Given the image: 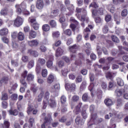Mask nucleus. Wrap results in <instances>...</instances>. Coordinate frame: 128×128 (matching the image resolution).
<instances>
[{
  "label": "nucleus",
  "instance_id": "e433bc0d",
  "mask_svg": "<svg viewBox=\"0 0 128 128\" xmlns=\"http://www.w3.org/2000/svg\"><path fill=\"white\" fill-rule=\"evenodd\" d=\"M95 85L94 83L92 82L90 84L88 87V89L90 90L91 92L93 90Z\"/></svg>",
  "mask_w": 128,
  "mask_h": 128
},
{
  "label": "nucleus",
  "instance_id": "20e7f679",
  "mask_svg": "<svg viewBox=\"0 0 128 128\" xmlns=\"http://www.w3.org/2000/svg\"><path fill=\"white\" fill-rule=\"evenodd\" d=\"M76 85L74 83H67L65 86V88L67 90L73 91L76 88Z\"/></svg>",
  "mask_w": 128,
  "mask_h": 128
},
{
  "label": "nucleus",
  "instance_id": "5fc2aeb1",
  "mask_svg": "<svg viewBox=\"0 0 128 128\" xmlns=\"http://www.w3.org/2000/svg\"><path fill=\"white\" fill-rule=\"evenodd\" d=\"M108 10L110 12L113 13L115 11V9L114 6H112L111 5H110L109 6Z\"/></svg>",
  "mask_w": 128,
  "mask_h": 128
},
{
  "label": "nucleus",
  "instance_id": "a18cd8bd",
  "mask_svg": "<svg viewBox=\"0 0 128 128\" xmlns=\"http://www.w3.org/2000/svg\"><path fill=\"white\" fill-rule=\"evenodd\" d=\"M38 42L37 40H32V46H36L38 45Z\"/></svg>",
  "mask_w": 128,
  "mask_h": 128
},
{
  "label": "nucleus",
  "instance_id": "774afa93",
  "mask_svg": "<svg viewBox=\"0 0 128 128\" xmlns=\"http://www.w3.org/2000/svg\"><path fill=\"white\" fill-rule=\"evenodd\" d=\"M124 92H127L128 90V85L125 84L124 86V88H123Z\"/></svg>",
  "mask_w": 128,
  "mask_h": 128
},
{
  "label": "nucleus",
  "instance_id": "bf43d9fd",
  "mask_svg": "<svg viewBox=\"0 0 128 128\" xmlns=\"http://www.w3.org/2000/svg\"><path fill=\"white\" fill-rule=\"evenodd\" d=\"M50 25L53 27H55L56 25L55 21L54 20H52L50 22Z\"/></svg>",
  "mask_w": 128,
  "mask_h": 128
},
{
  "label": "nucleus",
  "instance_id": "7c9ffc66",
  "mask_svg": "<svg viewBox=\"0 0 128 128\" xmlns=\"http://www.w3.org/2000/svg\"><path fill=\"white\" fill-rule=\"evenodd\" d=\"M74 6L72 5L70 6V7H69L68 8V9L69 10L70 12L68 13V15H71L73 12L74 10Z\"/></svg>",
  "mask_w": 128,
  "mask_h": 128
},
{
  "label": "nucleus",
  "instance_id": "8fccbe9b",
  "mask_svg": "<svg viewBox=\"0 0 128 128\" xmlns=\"http://www.w3.org/2000/svg\"><path fill=\"white\" fill-rule=\"evenodd\" d=\"M24 97L26 98H31V96L30 94V91L29 90H27L26 94L24 96Z\"/></svg>",
  "mask_w": 128,
  "mask_h": 128
},
{
  "label": "nucleus",
  "instance_id": "c756f323",
  "mask_svg": "<svg viewBox=\"0 0 128 128\" xmlns=\"http://www.w3.org/2000/svg\"><path fill=\"white\" fill-rule=\"evenodd\" d=\"M11 62V64L17 67L18 66V60H12Z\"/></svg>",
  "mask_w": 128,
  "mask_h": 128
},
{
  "label": "nucleus",
  "instance_id": "2eb2a0df",
  "mask_svg": "<svg viewBox=\"0 0 128 128\" xmlns=\"http://www.w3.org/2000/svg\"><path fill=\"white\" fill-rule=\"evenodd\" d=\"M44 92L43 91H42L38 97L36 98L35 100L37 102H40L42 100V99L44 96Z\"/></svg>",
  "mask_w": 128,
  "mask_h": 128
},
{
  "label": "nucleus",
  "instance_id": "052dcab7",
  "mask_svg": "<svg viewBox=\"0 0 128 128\" xmlns=\"http://www.w3.org/2000/svg\"><path fill=\"white\" fill-rule=\"evenodd\" d=\"M64 32L65 34L68 36L72 34L71 30L69 29L67 30L64 31Z\"/></svg>",
  "mask_w": 128,
  "mask_h": 128
},
{
  "label": "nucleus",
  "instance_id": "0e129e2a",
  "mask_svg": "<svg viewBox=\"0 0 128 128\" xmlns=\"http://www.w3.org/2000/svg\"><path fill=\"white\" fill-rule=\"evenodd\" d=\"M94 18L95 19V21L96 22L99 23L101 22V19L100 17H98L97 18L95 17V18Z\"/></svg>",
  "mask_w": 128,
  "mask_h": 128
},
{
  "label": "nucleus",
  "instance_id": "3c124183",
  "mask_svg": "<svg viewBox=\"0 0 128 128\" xmlns=\"http://www.w3.org/2000/svg\"><path fill=\"white\" fill-rule=\"evenodd\" d=\"M82 80V77L81 76L79 75L76 78V82H81Z\"/></svg>",
  "mask_w": 128,
  "mask_h": 128
},
{
  "label": "nucleus",
  "instance_id": "49530a36",
  "mask_svg": "<svg viewBox=\"0 0 128 128\" xmlns=\"http://www.w3.org/2000/svg\"><path fill=\"white\" fill-rule=\"evenodd\" d=\"M112 38L113 41L116 42H118L119 40L118 38L116 36H112Z\"/></svg>",
  "mask_w": 128,
  "mask_h": 128
},
{
  "label": "nucleus",
  "instance_id": "aec40b11",
  "mask_svg": "<svg viewBox=\"0 0 128 128\" xmlns=\"http://www.w3.org/2000/svg\"><path fill=\"white\" fill-rule=\"evenodd\" d=\"M8 80L9 78L8 76H4L0 80V83L2 84L3 83H4L5 84H6L8 82Z\"/></svg>",
  "mask_w": 128,
  "mask_h": 128
},
{
  "label": "nucleus",
  "instance_id": "ea45409f",
  "mask_svg": "<svg viewBox=\"0 0 128 128\" xmlns=\"http://www.w3.org/2000/svg\"><path fill=\"white\" fill-rule=\"evenodd\" d=\"M106 76L108 79H111L112 77V73L110 72H108L106 74Z\"/></svg>",
  "mask_w": 128,
  "mask_h": 128
},
{
  "label": "nucleus",
  "instance_id": "f3484780",
  "mask_svg": "<svg viewBox=\"0 0 128 128\" xmlns=\"http://www.w3.org/2000/svg\"><path fill=\"white\" fill-rule=\"evenodd\" d=\"M82 104L81 103H79L78 104L76 107L74 111L76 114H78V112L80 111V108Z\"/></svg>",
  "mask_w": 128,
  "mask_h": 128
},
{
  "label": "nucleus",
  "instance_id": "6e6d98bb",
  "mask_svg": "<svg viewBox=\"0 0 128 128\" xmlns=\"http://www.w3.org/2000/svg\"><path fill=\"white\" fill-rule=\"evenodd\" d=\"M79 99V97L78 96L74 95L72 98V100L74 102H77Z\"/></svg>",
  "mask_w": 128,
  "mask_h": 128
},
{
  "label": "nucleus",
  "instance_id": "37998d69",
  "mask_svg": "<svg viewBox=\"0 0 128 128\" xmlns=\"http://www.w3.org/2000/svg\"><path fill=\"white\" fill-rule=\"evenodd\" d=\"M4 125L6 128H8L10 126V122L8 121H4Z\"/></svg>",
  "mask_w": 128,
  "mask_h": 128
},
{
  "label": "nucleus",
  "instance_id": "f03ea898",
  "mask_svg": "<svg viewBox=\"0 0 128 128\" xmlns=\"http://www.w3.org/2000/svg\"><path fill=\"white\" fill-rule=\"evenodd\" d=\"M78 48V46L76 44H74L73 46L69 47V50L71 52L70 53V56L71 60H73V58L75 57L76 56L75 54L72 53H74L76 52V50Z\"/></svg>",
  "mask_w": 128,
  "mask_h": 128
},
{
  "label": "nucleus",
  "instance_id": "58836bf2",
  "mask_svg": "<svg viewBox=\"0 0 128 128\" xmlns=\"http://www.w3.org/2000/svg\"><path fill=\"white\" fill-rule=\"evenodd\" d=\"M22 60L24 62H27L28 61V58L27 56H23L22 58Z\"/></svg>",
  "mask_w": 128,
  "mask_h": 128
},
{
  "label": "nucleus",
  "instance_id": "69168bd1",
  "mask_svg": "<svg viewBox=\"0 0 128 128\" xmlns=\"http://www.w3.org/2000/svg\"><path fill=\"white\" fill-rule=\"evenodd\" d=\"M28 73V72L26 71H24L22 74V77L24 79L26 78V76H27V74Z\"/></svg>",
  "mask_w": 128,
  "mask_h": 128
},
{
  "label": "nucleus",
  "instance_id": "680f3d73",
  "mask_svg": "<svg viewBox=\"0 0 128 128\" xmlns=\"http://www.w3.org/2000/svg\"><path fill=\"white\" fill-rule=\"evenodd\" d=\"M90 81L92 82L94 80V75L91 73L90 74Z\"/></svg>",
  "mask_w": 128,
  "mask_h": 128
},
{
  "label": "nucleus",
  "instance_id": "4c0bfd02",
  "mask_svg": "<svg viewBox=\"0 0 128 128\" xmlns=\"http://www.w3.org/2000/svg\"><path fill=\"white\" fill-rule=\"evenodd\" d=\"M105 19L106 22H108L110 21L112 19L111 16L109 14L105 16Z\"/></svg>",
  "mask_w": 128,
  "mask_h": 128
},
{
  "label": "nucleus",
  "instance_id": "b1692460",
  "mask_svg": "<svg viewBox=\"0 0 128 128\" xmlns=\"http://www.w3.org/2000/svg\"><path fill=\"white\" fill-rule=\"evenodd\" d=\"M20 82L21 84V86H22L24 87V88H26L27 84L24 79H21Z\"/></svg>",
  "mask_w": 128,
  "mask_h": 128
},
{
  "label": "nucleus",
  "instance_id": "412c9836",
  "mask_svg": "<svg viewBox=\"0 0 128 128\" xmlns=\"http://www.w3.org/2000/svg\"><path fill=\"white\" fill-rule=\"evenodd\" d=\"M63 52L62 50L60 48H58L56 50V56H58L62 55Z\"/></svg>",
  "mask_w": 128,
  "mask_h": 128
},
{
  "label": "nucleus",
  "instance_id": "4468645a",
  "mask_svg": "<svg viewBox=\"0 0 128 128\" xmlns=\"http://www.w3.org/2000/svg\"><path fill=\"white\" fill-rule=\"evenodd\" d=\"M8 112L10 115L14 116L17 115L18 114V111L16 109H14L13 110L11 109L9 110Z\"/></svg>",
  "mask_w": 128,
  "mask_h": 128
},
{
  "label": "nucleus",
  "instance_id": "473e14b6",
  "mask_svg": "<svg viewBox=\"0 0 128 128\" xmlns=\"http://www.w3.org/2000/svg\"><path fill=\"white\" fill-rule=\"evenodd\" d=\"M42 74L43 77H46L48 74L47 70L46 69L43 70L42 71Z\"/></svg>",
  "mask_w": 128,
  "mask_h": 128
},
{
  "label": "nucleus",
  "instance_id": "1a4fd4ad",
  "mask_svg": "<svg viewBox=\"0 0 128 128\" xmlns=\"http://www.w3.org/2000/svg\"><path fill=\"white\" fill-rule=\"evenodd\" d=\"M116 80L118 85L120 86H122L124 85V82L123 80L119 77L116 78Z\"/></svg>",
  "mask_w": 128,
  "mask_h": 128
},
{
  "label": "nucleus",
  "instance_id": "a19ab883",
  "mask_svg": "<svg viewBox=\"0 0 128 128\" xmlns=\"http://www.w3.org/2000/svg\"><path fill=\"white\" fill-rule=\"evenodd\" d=\"M86 86L87 83L85 81H83L80 86V90L82 89V90L83 88H85Z\"/></svg>",
  "mask_w": 128,
  "mask_h": 128
},
{
  "label": "nucleus",
  "instance_id": "79ce46f5",
  "mask_svg": "<svg viewBox=\"0 0 128 128\" xmlns=\"http://www.w3.org/2000/svg\"><path fill=\"white\" fill-rule=\"evenodd\" d=\"M11 99L13 100H16L18 99V95L16 94H14L11 96Z\"/></svg>",
  "mask_w": 128,
  "mask_h": 128
},
{
  "label": "nucleus",
  "instance_id": "dca6fc26",
  "mask_svg": "<svg viewBox=\"0 0 128 128\" xmlns=\"http://www.w3.org/2000/svg\"><path fill=\"white\" fill-rule=\"evenodd\" d=\"M36 18L32 19V26L36 30H38L39 28V25L36 22Z\"/></svg>",
  "mask_w": 128,
  "mask_h": 128
},
{
  "label": "nucleus",
  "instance_id": "f704fd0d",
  "mask_svg": "<svg viewBox=\"0 0 128 128\" xmlns=\"http://www.w3.org/2000/svg\"><path fill=\"white\" fill-rule=\"evenodd\" d=\"M8 106L7 102L5 101H3L2 102V106L4 108H6Z\"/></svg>",
  "mask_w": 128,
  "mask_h": 128
},
{
  "label": "nucleus",
  "instance_id": "4be33fe9",
  "mask_svg": "<svg viewBox=\"0 0 128 128\" xmlns=\"http://www.w3.org/2000/svg\"><path fill=\"white\" fill-rule=\"evenodd\" d=\"M53 57L52 56H51L50 58V60H48L46 64L47 66L49 68H50L52 66L53 63L52 62V60L53 59Z\"/></svg>",
  "mask_w": 128,
  "mask_h": 128
},
{
  "label": "nucleus",
  "instance_id": "09e8293b",
  "mask_svg": "<svg viewBox=\"0 0 128 128\" xmlns=\"http://www.w3.org/2000/svg\"><path fill=\"white\" fill-rule=\"evenodd\" d=\"M60 33L58 32H54L52 33V36L54 38H58L59 36Z\"/></svg>",
  "mask_w": 128,
  "mask_h": 128
},
{
  "label": "nucleus",
  "instance_id": "393cba45",
  "mask_svg": "<svg viewBox=\"0 0 128 128\" xmlns=\"http://www.w3.org/2000/svg\"><path fill=\"white\" fill-rule=\"evenodd\" d=\"M116 112L114 110H113L111 111L110 113V116L108 114H107L105 116V118L106 119H109L110 117H112L113 116L116 115Z\"/></svg>",
  "mask_w": 128,
  "mask_h": 128
},
{
  "label": "nucleus",
  "instance_id": "603ef678",
  "mask_svg": "<svg viewBox=\"0 0 128 128\" xmlns=\"http://www.w3.org/2000/svg\"><path fill=\"white\" fill-rule=\"evenodd\" d=\"M32 111V106L28 104V107L27 108V112L29 115Z\"/></svg>",
  "mask_w": 128,
  "mask_h": 128
},
{
  "label": "nucleus",
  "instance_id": "a878e982",
  "mask_svg": "<svg viewBox=\"0 0 128 128\" xmlns=\"http://www.w3.org/2000/svg\"><path fill=\"white\" fill-rule=\"evenodd\" d=\"M54 80V77L52 74L50 75L47 79V82L50 84L52 83L53 82Z\"/></svg>",
  "mask_w": 128,
  "mask_h": 128
},
{
  "label": "nucleus",
  "instance_id": "de8ad7c7",
  "mask_svg": "<svg viewBox=\"0 0 128 128\" xmlns=\"http://www.w3.org/2000/svg\"><path fill=\"white\" fill-rule=\"evenodd\" d=\"M93 7L96 8L95 9L98 7V6L97 4L95 2H93L90 5L89 7Z\"/></svg>",
  "mask_w": 128,
  "mask_h": 128
},
{
  "label": "nucleus",
  "instance_id": "2f4dec72",
  "mask_svg": "<svg viewBox=\"0 0 128 128\" xmlns=\"http://www.w3.org/2000/svg\"><path fill=\"white\" fill-rule=\"evenodd\" d=\"M16 12L18 14H20L22 12V10L20 8V6L19 5H17L16 6Z\"/></svg>",
  "mask_w": 128,
  "mask_h": 128
},
{
  "label": "nucleus",
  "instance_id": "423d86ee",
  "mask_svg": "<svg viewBox=\"0 0 128 128\" xmlns=\"http://www.w3.org/2000/svg\"><path fill=\"white\" fill-rule=\"evenodd\" d=\"M103 12L102 9H101V10H99L98 11H97L96 9L93 10L92 12V16L94 18H95L96 16L98 15V14L99 13L100 15H102V14Z\"/></svg>",
  "mask_w": 128,
  "mask_h": 128
},
{
  "label": "nucleus",
  "instance_id": "e2e57ef3",
  "mask_svg": "<svg viewBox=\"0 0 128 128\" xmlns=\"http://www.w3.org/2000/svg\"><path fill=\"white\" fill-rule=\"evenodd\" d=\"M24 31L25 32H28L30 30V28L28 26L24 27Z\"/></svg>",
  "mask_w": 128,
  "mask_h": 128
},
{
  "label": "nucleus",
  "instance_id": "0eeeda50",
  "mask_svg": "<svg viewBox=\"0 0 128 128\" xmlns=\"http://www.w3.org/2000/svg\"><path fill=\"white\" fill-rule=\"evenodd\" d=\"M123 90V88L116 89L115 91V93L116 96L118 97L121 96L122 94L124 93Z\"/></svg>",
  "mask_w": 128,
  "mask_h": 128
},
{
  "label": "nucleus",
  "instance_id": "c85d7f7f",
  "mask_svg": "<svg viewBox=\"0 0 128 128\" xmlns=\"http://www.w3.org/2000/svg\"><path fill=\"white\" fill-rule=\"evenodd\" d=\"M8 99V95L6 93H4L2 94L1 99L2 100H7Z\"/></svg>",
  "mask_w": 128,
  "mask_h": 128
},
{
  "label": "nucleus",
  "instance_id": "9d476101",
  "mask_svg": "<svg viewBox=\"0 0 128 128\" xmlns=\"http://www.w3.org/2000/svg\"><path fill=\"white\" fill-rule=\"evenodd\" d=\"M8 30L7 28H3L0 30V34L1 36H6L8 34Z\"/></svg>",
  "mask_w": 128,
  "mask_h": 128
},
{
  "label": "nucleus",
  "instance_id": "6e6552de",
  "mask_svg": "<svg viewBox=\"0 0 128 128\" xmlns=\"http://www.w3.org/2000/svg\"><path fill=\"white\" fill-rule=\"evenodd\" d=\"M75 122L77 124L82 125L84 124V121L82 119H81L80 117L78 116L76 118Z\"/></svg>",
  "mask_w": 128,
  "mask_h": 128
},
{
  "label": "nucleus",
  "instance_id": "39448f33",
  "mask_svg": "<svg viewBox=\"0 0 128 128\" xmlns=\"http://www.w3.org/2000/svg\"><path fill=\"white\" fill-rule=\"evenodd\" d=\"M49 105L52 108H54L56 106V102L54 98H50L48 101Z\"/></svg>",
  "mask_w": 128,
  "mask_h": 128
},
{
  "label": "nucleus",
  "instance_id": "864d4df0",
  "mask_svg": "<svg viewBox=\"0 0 128 128\" xmlns=\"http://www.w3.org/2000/svg\"><path fill=\"white\" fill-rule=\"evenodd\" d=\"M38 62L39 63L42 65L45 63L46 61L43 58H40L38 60Z\"/></svg>",
  "mask_w": 128,
  "mask_h": 128
},
{
  "label": "nucleus",
  "instance_id": "5701e85b",
  "mask_svg": "<svg viewBox=\"0 0 128 128\" xmlns=\"http://www.w3.org/2000/svg\"><path fill=\"white\" fill-rule=\"evenodd\" d=\"M93 66L94 67V69L96 71L98 72V73L99 74L101 72V70H97L98 68H101L102 67V66L101 65H99L96 64H94Z\"/></svg>",
  "mask_w": 128,
  "mask_h": 128
},
{
  "label": "nucleus",
  "instance_id": "9b49d317",
  "mask_svg": "<svg viewBox=\"0 0 128 128\" xmlns=\"http://www.w3.org/2000/svg\"><path fill=\"white\" fill-rule=\"evenodd\" d=\"M60 88L59 84H56L52 87L50 91L51 92H55L56 90L59 89Z\"/></svg>",
  "mask_w": 128,
  "mask_h": 128
},
{
  "label": "nucleus",
  "instance_id": "cd10ccee",
  "mask_svg": "<svg viewBox=\"0 0 128 128\" xmlns=\"http://www.w3.org/2000/svg\"><path fill=\"white\" fill-rule=\"evenodd\" d=\"M42 29L43 30L45 31H48L50 30V27L48 24H44L42 26Z\"/></svg>",
  "mask_w": 128,
  "mask_h": 128
},
{
  "label": "nucleus",
  "instance_id": "f257e3e1",
  "mask_svg": "<svg viewBox=\"0 0 128 128\" xmlns=\"http://www.w3.org/2000/svg\"><path fill=\"white\" fill-rule=\"evenodd\" d=\"M76 12L77 13L76 14L77 17L81 21L84 22L85 20L87 21L88 18L86 16L87 12L86 10L84 8H77Z\"/></svg>",
  "mask_w": 128,
  "mask_h": 128
},
{
  "label": "nucleus",
  "instance_id": "bb28decb",
  "mask_svg": "<svg viewBox=\"0 0 128 128\" xmlns=\"http://www.w3.org/2000/svg\"><path fill=\"white\" fill-rule=\"evenodd\" d=\"M90 31V30L87 27H86V29L84 30V38H85L88 37V32Z\"/></svg>",
  "mask_w": 128,
  "mask_h": 128
},
{
  "label": "nucleus",
  "instance_id": "7ed1b4c3",
  "mask_svg": "<svg viewBox=\"0 0 128 128\" xmlns=\"http://www.w3.org/2000/svg\"><path fill=\"white\" fill-rule=\"evenodd\" d=\"M23 22L22 19L19 16H17L14 21V24L17 27H18L21 25Z\"/></svg>",
  "mask_w": 128,
  "mask_h": 128
},
{
  "label": "nucleus",
  "instance_id": "f8f14e48",
  "mask_svg": "<svg viewBox=\"0 0 128 128\" xmlns=\"http://www.w3.org/2000/svg\"><path fill=\"white\" fill-rule=\"evenodd\" d=\"M104 102L105 104L108 106L112 105L113 103L112 100L109 98L106 99L104 100Z\"/></svg>",
  "mask_w": 128,
  "mask_h": 128
},
{
  "label": "nucleus",
  "instance_id": "c03bdc74",
  "mask_svg": "<svg viewBox=\"0 0 128 128\" xmlns=\"http://www.w3.org/2000/svg\"><path fill=\"white\" fill-rule=\"evenodd\" d=\"M128 14V10L126 9H124L121 12L122 16H126Z\"/></svg>",
  "mask_w": 128,
  "mask_h": 128
},
{
  "label": "nucleus",
  "instance_id": "6ab92c4d",
  "mask_svg": "<svg viewBox=\"0 0 128 128\" xmlns=\"http://www.w3.org/2000/svg\"><path fill=\"white\" fill-rule=\"evenodd\" d=\"M8 9L7 8H2L0 12V14L2 16H6L8 13Z\"/></svg>",
  "mask_w": 128,
  "mask_h": 128
},
{
  "label": "nucleus",
  "instance_id": "338daca9",
  "mask_svg": "<svg viewBox=\"0 0 128 128\" xmlns=\"http://www.w3.org/2000/svg\"><path fill=\"white\" fill-rule=\"evenodd\" d=\"M108 27L106 26H105L103 28V31L104 33H106L108 31Z\"/></svg>",
  "mask_w": 128,
  "mask_h": 128
},
{
  "label": "nucleus",
  "instance_id": "72a5a7b5",
  "mask_svg": "<svg viewBox=\"0 0 128 128\" xmlns=\"http://www.w3.org/2000/svg\"><path fill=\"white\" fill-rule=\"evenodd\" d=\"M89 99L88 95L86 94H83L82 96V99L84 101H87Z\"/></svg>",
  "mask_w": 128,
  "mask_h": 128
},
{
  "label": "nucleus",
  "instance_id": "13d9d810",
  "mask_svg": "<svg viewBox=\"0 0 128 128\" xmlns=\"http://www.w3.org/2000/svg\"><path fill=\"white\" fill-rule=\"evenodd\" d=\"M32 79V74H28L27 77V80L28 82L31 81Z\"/></svg>",
  "mask_w": 128,
  "mask_h": 128
},
{
  "label": "nucleus",
  "instance_id": "4d7b16f0",
  "mask_svg": "<svg viewBox=\"0 0 128 128\" xmlns=\"http://www.w3.org/2000/svg\"><path fill=\"white\" fill-rule=\"evenodd\" d=\"M60 99L61 102L62 103H64L66 101V98L64 96H62Z\"/></svg>",
  "mask_w": 128,
  "mask_h": 128
},
{
  "label": "nucleus",
  "instance_id": "ddd939ff",
  "mask_svg": "<svg viewBox=\"0 0 128 128\" xmlns=\"http://www.w3.org/2000/svg\"><path fill=\"white\" fill-rule=\"evenodd\" d=\"M44 4L42 0H37L36 6L39 9H42L43 7Z\"/></svg>",
  "mask_w": 128,
  "mask_h": 128
},
{
  "label": "nucleus",
  "instance_id": "c9c22d12",
  "mask_svg": "<svg viewBox=\"0 0 128 128\" xmlns=\"http://www.w3.org/2000/svg\"><path fill=\"white\" fill-rule=\"evenodd\" d=\"M115 112L116 115L114 116L115 117L117 116L118 118L120 119L122 118L123 117V116L122 113L120 112L117 113V112H116V111Z\"/></svg>",
  "mask_w": 128,
  "mask_h": 128
},
{
  "label": "nucleus",
  "instance_id": "a211bd4d",
  "mask_svg": "<svg viewBox=\"0 0 128 128\" xmlns=\"http://www.w3.org/2000/svg\"><path fill=\"white\" fill-rule=\"evenodd\" d=\"M17 38L18 40L22 41L23 40L24 38V33L21 32H19L18 33Z\"/></svg>",
  "mask_w": 128,
  "mask_h": 128
}]
</instances>
